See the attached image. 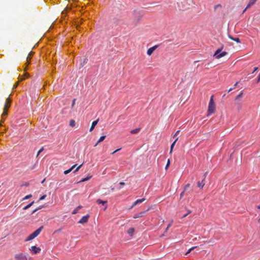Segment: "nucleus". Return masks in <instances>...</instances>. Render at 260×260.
Masks as SVG:
<instances>
[{"label": "nucleus", "instance_id": "obj_1", "mask_svg": "<svg viewBox=\"0 0 260 260\" xmlns=\"http://www.w3.org/2000/svg\"><path fill=\"white\" fill-rule=\"evenodd\" d=\"M215 111V104L213 99V95H212L210 100L208 107V114L207 116H209L212 114H213Z\"/></svg>", "mask_w": 260, "mask_h": 260}, {"label": "nucleus", "instance_id": "obj_2", "mask_svg": "<svg viewBox=\"0 0 260 260\" xmlns=\"http://www.w3.org/2000/svg\"><path fill=\"white\" fill-rule=\"evenodd\" d=\"M43 229V226H41L39 229H38L36 231L33 232L32 234L29 235V236L25 239V241H30L36 237H37L41 232L42 230Z\"/></svg>", "mask_w": 260, "mask_h": 260}, {"label": "nucleus", "instance_id": "obj_3", "mask_svg": "<svg viewBox=\"0 0 260 260\" xmlns=\"http://www.w3.org/2000/svg\"><path fill=\"white\" fill-rule=\"evenodd\" d=\"M223 46H222L220 48L218 49L215 52L213 56L216 59H219L225 55L228 54V52L225 51L221 52V50L223 49Z\"/></svg>", "mask_w": 260, "mask_h": 260}, {"label": "nucleus", "instance_id": "obj_4", "mask_svg": "<svg viewBox=\"0 0 260 260\" xmlns=\"http://www.w3.org/2000/svg\"><path fill=\"white\" fill-rule=\"evenodd\" d=\"M15 260H31V257H28L26 254L22 252L18 253L14 255Z\"/></svg>", "mask_w": 260, "mask_h": 260}, {"label": "nucleus", "instance_id": "obj_5", "mask_svg": "<svg viewBox=\"0 0 260 260\" xmlns=\"http://www.w3.org/2000/svg\"><path fill=\"white\" fill-rule=\"evenodd\" d=\"M10 103H11V101H10V99L7 98L5 104L4 111H3V114L2 115V117L7 115L8 109L9 108V107L10 106Z\"/></svg>", "mask_w": 260, "mask_h": 260}, {"label": "nucleus", "instance_id": "obj_6", "mask_svg": "<svg viewBox=\"0 0 260 260\" xmlns=\"http://www.w3.org/2000/svg\"><path fill=\"white\" fill-rule=\"evenodd\" d=\"M30 250L32 252V254H37L40 252L41 249L40 247L32 246L30 247Z\"/></svg>", "mask_w": 260, "mask_h": 260}, {"label": "nucleus", "instance_id": "obj_7", "mask_svg": "<svg viewBox=\"0 0 260 260\" xmlns=\"http://www.w3.org/2000/svg\"><path fill=\"white\" fill-rule=\"evenodd\" d=\"M89 217V215H86L83 216L81 218V219L78 221V223H80V224H84V223H87L88 222Z\"/></svg>", "mask_w": 260, "mask_h": 260}, {"label": "nucleus", "instance_id": "obj_8", "mask_svg": "<svg viewBox=\"0 0 260 260\" xmlns=\"http://www.w3.org/2000/svg\"><path fill=\"white\" fill-rule=\"evenodd\" d=\"M149 210V209H148L146 211H142V212H141L140 213L135 214L134 215V218L135 219H137V218H138L142 217L144 216L145 215V214H146V212L147 211H148Z\"/></svg>", "mask_w": 260, "mask_h": 260}, {"label": "nucleus", "instance_id": "obj_9", "mask_svg": "<svg viewBox=\"0 0 260 260\" xmlns=\"http://www.w3.org/2000/svg\"><path fill=\"white\" fill-rule=\"evenodd\" d=\"M257 0H249V2L247 4V7H246V8L244 10L243 12V13H244L247 9L249 8L250 7H251L252 6H253L255 3L257 1Z\"/></svg>", "mask_w": 260, "mask_h": 260}, {"label": "nucleus", "instance_id": "obj_10", "mask_svg": "<svg viewBox=\"0 0 260 260\" xmlns=\"http://www.w3.org/2000/svg\"><path fill=\"white\" fill-rule=\"evenodd\" d=\"M243 95V92L241 91L240 93L236 96L235 99V103L237 102H242L241 99L242 98Z\"/></svg>", "mask_w": 260, "mask_h": 260}, {"label": "nucleus", "instance_id": "obj_11", "mask_svg": "<svg viewBox=\"0 0 260 260\" xmlns=\"http://www.w3.org/2000/svg\"><path fill=\"white\" fill-rule=\"evenodd\" d=\"M158 47V45H155L150 48H149L147 51V54L149 55V56H150L152 53L153 52H154V51Z\"/></svg>", "mask_w": 260, "mask_h": 260}, {"label": "nucleus", "instance_id": "obj_12", "mask_svg": "<svg viewBox=\"0 0 260 260\" xmlns=\"http://www.w3.org/2000/svg\"><path fill=\"white\" fill-rule=\"evenodd\" d=\"M145 200V198H143L142 199H138V200H136L135 202H134V203L133 204L131 208H133L136 205L143 202Z\"/></svg>", "mask_w": 260, "mask_h": 260}, {"label": "nucleus", "instance_id": "obj_13", "mask_svg": "<svg viewBox=\"0 0 260 260\" xmlns=\"http://www.w3.org/2000/svg\"><path fill=\"white\" fill-rule=\"evenodd\" d=\"M206 176V173L204 174V178L202 182L199 181L197 183L198 186L201 188H203L205 185V183H204V181L205 180Z\"/></svg>", "mask_w": 260, "mask_h": 260}, {"label": "nucleus", "instance_id": "obj_14", "mask_svg": "<svg viewBox=\"0 0 260 260\" xmlns=\"http://www.w3.org/2000/svg\"><path fill=\"white\" fill-rule=\"evenodd\" d=\"M99 119H98L96 120H95L92 123V124H91V126L90 128V129H89V132H91L93 129L94 128L95 126L96 125V124H98V122H99Z\"/></svg>", "mask_w": 260, "mask_h": 260}, {"label": "nucleus", "instance_id": "obj_15", "mask_svg": "<svg viewBox=\"0 0 260 260\" xmlns=\"http://www.w3.org/2000/svg\"><path fill=\"white\" fill-rule=\"evenodd\" d=\"M96 203L99 204H102L103 205H106L105 206V209H106L107 207V202L106 201H102V200L101 199H98L96 200Z\"/></svg>", "mask_w": 260, "mask_h": 260}, {"label": "nucleus", "instance_id": "obj_16", "mask_svg": "<svg viewBox=\"0 0 260 260\" xmlns=\"http://www.w3.org/2000/svg\"><path fill=\"white\" fill-rule=\"evenodd\" d=\"M76 166V165H74L73 166H72L69 169L64 171V174L65 175H67V174H69V173H70L75 168Z\"/></svg>", "mask_w": 260, "mask_h": 260}, {"label": "nucleus", "instance_id": "obj_17", "mask_svg": "<svg viewBox=\"0 0 260 260\" xmlns=\"http://www.w3.org/2000/svg\"><path fill=\"white\" fill-rule=\"evenodd\" d=\"M235 105L236 106L238 111H239L242 108V102L235 103Z\"/></svg>", "mask_w": 260, "mask_h": 260}, {"label": "nucleus", "instance_id": "obj_18", "mask_svg": "<svg viewBox=\"0 0 260 260\" xmlns=\"http://www.w3.org/2000/svg\"><path fill=\"white\" fill-rule=\"evenodd\" d=\"M105 138H106V136H103L101 137L100 138V139H99V140L98 141V142H96V143L95 144V145H94V146H96L99 143L105 140Z\"/></svg>", "mask_w": 260, "mask_h": 260}, {"label": "nucleus", "instance_id": "obj_19", "mask_svg": "<svg viewBox=\"0 0 260 260\" xmlns=\"http://www.w3.org/2000/svg\"><path fill=\"white\" fill-rule=\"evenodd\" d=\"M135 229L133 228H131L128 229L127 231V233L131 236H132L134 233Z\"/></svg>", "mask_w": 260, "mask_h": 260}, {"label": "nucleus", "instance_id": "obj_20", "mask_svg": "<svg viewBox=\"0 0 260 260\" xmlns=\"http://www.w3.org/2000/svg\"><path fill=\"white\" fill-rule=\"evenodd\" d=\"M178 140V138H176V139H175V141L172 144V145L171 146V149H170V153H172V152L173 151V148H174V147L175 146V144L176 142Z\"/></svg>", "mask_w": 260, "mask_h": 260}, {"label": "nucleus", "instance_id": "obj_21", "mask_svg": "<svg viewBox=\"0 0 260 260\" xmlns=\"http://www.w3.org/2000/svg\"><path fill=\"white\" fill-rule=\"evenodd\" d=\"M91 176L88 175L87 177L83 178L81 180L79 181V182H83L88 181L91 178Z\"/></svg>", "mask_w": 260, "mask_h": 260}, {"label": "nucleus", "instance_id": "obj_22", "mask_svg": "<svg viewBox=\"0 0 260 260\" xmlns=\"http://www.w3.org/2000/svg\"><path fill=\"white\" fill-rule=\"evenodd\" d=\"M82 206L80 205V206H78L76 209H75L72 212V214H76L78 211V210L79 209H80L82 208Z\"/></svg>", "mask_w": 260, "mask_h": 260}, {"label": "nucleus", "instance_id": "obj_23", "mask_svg": "<svg viewBox=\"0 0 260 260\" xmlns=\"http://www.w3.org/2000/svg\"><path fill=\"white\" fill-rule=\"evenodd\" d=\"M140 128H136V129L132 130L131 131V133L132 134H136L140 132Z\"/></svg>", "mask_w": 260, "mask_h": 260}, {"label": "nucleus", "instance_id": "obj_24", "mask_svg": "<svg viewBox=\"0 0 260 260\" xmlns=\"http://www.w3.org/2000/svg\"><path fill=\"white\" fill-rule=\"evenodd\" d=\"M34 203V201H32L30 203H29V204H28L27 205H26V206H25L23 209L25 210L27 209H28L29 208H30Z\"/></svg>", "mask_w": 260, "mask_h": 260}, {"label": "nucleus", "instance_id": "obj_25", "mask_svg": "<svg viewBox=\"0 0 260 260\" xmlns=\"http://www.w3.org/2000/svg\"><path fill=\"white\" fill-rule=\"evenodd\" d=\"M33 55V52L32 51L30 52L27 57V61L28 62L29 60L30 59L31 56Z\"/></svg>", "mask_w": 260, "mask_h": 260}, {"label": "nucleus", "instance_id": "obj_26", "mask_svg": "<svg viewBox=\"0 0 260 260\" xmlns=\"http://www.w3.org/2000/svg\"><path fill=\"white\" fill-rule=\"evenodd\" d=\"M76 122L75 120H71L70 121V125L72 127H74L75 126Z\"/></svg>", "mask_w": 260, "mask_h": 260}, {"label": "nucleus", "instance_id": "obj_27", "mask_svg": "<svg viewBox=\"0 0 260 260\" xmlns=\"http://www.w3.org/2000/svg\"><path fill=\"white\" fill-rule=\"evenodd\" d=\"M221 8V5L220 4H217L216 5H215L214 7V11H216L219 8Z\"/></svg>", "mask_w": 260, "mask_h": 260}, {"label": "nucleus", "instance_id": "obj_28", "mask_svg": "<svg viewBox=\"0 0 260 260\" xmlns=\"http://www.w3.org/2000/svg\"><path fill=\"white\" fill-rule=\"evenodd\" d=\"M196 247H197L196 246H194V247H192L190 248V249H189L188 250V251L186 252V253H185V255H187L188 253H189L191 251V250H192L193 249H194Z\"/></svg>", "mask_w": 260, "mask_h": 260}, {"label": "nucleus", "instance_id": "obj_29", "mask_svg": "<svg viewBox=\"0 0 260 260\" xmlns=\"http://www.w3.org/2000/svg\"><path fill=\"white\" fill-rule=\"evenodd\" d=\"M31 197H32V196H31V194H28V195H27V196H25V197L23 198V200H25L28 199L30 198Z\"/></svg>", "mask_w": 260, "mask_h": 260}, {"label": "nucleus", "instance_id": "obj_30", "mask_svg": "<svg viewBox=\"0 0 260 260\" xmlns=\"http://www.w3.org/2000/svg\"><path fill=\"white\" fill-rule=\"evenodd\" d=\"M173 221H172L168 225L167 228L166 229L165 232H166L168 229L172 226Z\"/></svg>", "mask_w": 260, "mask_h": 260}, {"label": "nucleus", "instance_id": "obj_31", "mask_svg": "<svg viewBox=\"0 0 260 260\" xmlns=\"http://www.w3.org/2000/svg\"><path fill=\"white\" fill-rule=\"evenodd\" d=\"M170 165V159H168V161H167V165L166 166V167H165V169L166 170L168 169V168L169 167Z\"/></svg>", "mask_w": 260, "mask_h": 260}, {"label": "nucleus", "instance_id": "obj_32", "mask_svg": "<svg viewBox=\"0 0 260 260\" xmlns=\"http://www.w3.org/2000/svg\"><path fill=\"white\" fill-rule=\"evenodd\" d=\"M44 150V147H42L38 152L37 156L38 155Z\"/></svg>", "mask_w": 260, "mask_h": 260}, {"label": "nucleus", "instance_id": "obj_33", "mask_svg": "<svg viewBox=\"0 0 260 260\" xmlns=\"http://www.w3.org/2000/svg\"><path fill=\"white\" fill-rule=\"evenodd\" d=\"M233 41L236 42L238 43H240V40L239 38H236L234 39H233Z\"/></svg>", "mask_w": 260, "mask_h": 260}, {"label": "nucleus", "instance_id": "obj_34", "mask_svg": "<svg viewBox=\"0 0 260 260\" xmlns=\"http://www.w3.org/2000/svg\"><path fill=\"white\" fill-rule=\"evenodd\" d=\"M82 164L80 165V166H79L74 171L75 172H77L80 168L81 167H82Z\"/></svg>", "mask_w": 260, "mask_h": 260}, {"label": "nucleus", "instance_id": "obj_35", "mask_svg": "<svg viewBox=\"0 0 260 260\" xmlns=\"http://www.w3.org/2000/svg\"><path fill=\"white\" fill-rule=\"evenodd\" d=\"M189 186H190V184H189V183H188V184H187L185 185V187H184V191H185L186 190H187V188H188Z\"/></svg>", "mask_w": 260, "mask_h": 260}, {"label": "nucleus", "instance_id": "obj_36", "mask_svg": "<svg viewBox=\"0 0 260 260\" xmlns=\"http://www.w3.org/2000/svg\"><path fill=\"white\" fill-rule=\"evenodd\" d=\"M46 197V194H44V195L42 196L40 198L39 200H40V201H41V200H43L45 199Z\"/></svg>", "mask_w": 260, "mask_h": 260}, {"label": "nucleus", "instance_id": "obj_37", "mask_svg": "<svg viewBox=\"0 0 260 260\" xmlns=\"http://www.w3.org/2000/svg\"><path fill=\"white\" fill-rule=\"evenodd\" d=\"M121 149V148H118V149H116V150L114 151L113 152H112L111 154H114L115 153H116V152H118V151L120 150Z\"/></svg>", "mask_w": 260, "mask_h": 260}, {"label": "nucleus", "instance_id": "obj_38", "mask_svg": "<svg viewBox=\"0 0 260 260\" xmlns=\"http://www.w3.org/2000/svg\"><path fill=\"white\" fill-rule=\"evenodd\" d=\"M180 131H177L176 133L175 134L174 136V138H175L177 136H178L179 134Z\"/></svg>", "mask_w": 260, "mask_h": 260}, {"label": "nucleus", "instance_id": "obj_39", "mask_svg": "<svg viewBox=\"0 0 260 260\" xmlns=\"http://www.w3.org/2000/svg\"><path fill=\"white\" fill-rule=\"evenodd\" d=\"M185 191L183 190V191L180 193V199H181V198L183 197Z\"/></svg>", "mask_w": 260, "mask_h": 260}, {"label": "nucleus", "instance_id": "obj_40", "mask_svg": "<svg viewBox=\"0 0 260 260\" xmlns=\"http://www.w3.org/2000/svg\"><path fill=\"white\" fill-rule=\"evenodd\" d=\"M75 101H76V99H74L73 100V102H72V108L73 107V106H74L75 104Z\"/></svg>", "mask_w": 260, "mask_h": 260}, {"label": "nucleus", "instance_id": "obj_41", "mask_svg": "<svg viewBox=\"0 0 260 260\" xmlns=\"http://www.w3.org/2000/svg\"><path fill=\"white\" fill-rule=\"evenodd\" d=\"M18 83H18V82H16V83L15 84V85L13 86V88H16V87L18 86Z\"/></svg>", "mask_w": 260, "mask_h": 260}, {"label": "nucleus", "instance_id": "obj_42", "mask_svg": "<svg viewBox=\"0 0 260 260\" xmlns=\"http://www.w3.org/2000/svg\"><path fill=\"white\" fill-rule=\"evenodd\" d=\"M258 68L257 67H255V68H254V70H253V71L252 73H254L255 71H256L258 70Z\"/></svg>", "mask_w": 260, "mask_h": 260}, {"label": "nucleus", "instance_id": "obj_43", "mask_svg": "<svg viewBox=\"0 0 260 260\" xmlns=\"http://www.w3.org/2000/svg\"><path fill=\"white\" fill-rule=\"evenodd\" d=\"M189 214H188V213H186V214L184 215L183 216H182V218H184L185 217H186Z\"/></svg>", "mask_w": 260, "mask_h": 260}, {"label": "nucleus", "instance_id": "obj_44", "mask_svg": "<svg viewBox=\"0 0 260 260\" xmlns=\"http://www.w3.org/2000/svg\"><path fill=\"white\" fill-rule=\"evenodd\" d=\"M119 184L121 185H124L125 184V183L123 182H120Z\"/></svg>", "mask_w": 260, "mask_h": 260}, {"label": "nucleus", "instance_id": "obj_45", "mask_svg": "<svg viewBox=\"0 0 260 260\" xmlns=\"http://www.w3.org/2000/svg\"><path fill=\"white\" fill-rule=\"evenodd\" d=\"M39 210V209H36L32 211V213H35L36 211H37Z\"/></svg>", "mask_w": 260, "mask_h": 260}, {"label": "nucleus", "instance_id": "obj_46", "mask_svg": "<svg viewBox=\"0 0 260 260\" xmlns=\"http://www.w3.org/2000/svg\"><path fill=\"white\" fill-rule=\"evenodd\" d=\"M238 82H237L235 84V85H234V88H235V87H236V86H237V85H238Z\"/></svg>", "mask_w": 260, "mask_h": 260}, {"label": "nucleus", "instance_id": "obj_47", "mask_svg": "<svg viewBox=\"0 0 260 260\" xmlns=\"http://www.w3.org/2000/svg\"><path fill=\"white\" fill-rule=\"evenodd\" d=\"M187 213L188 214H190L191 213V211L190 210H187Z\"/></svg>", "mask_w": 260, "mask_h": 260}, {"label": "nucleus", "instance_id": "obj_48", "mask_svg": "<svg viewBox=\"0 0 260 260\" xmlns=\"http://www.w3.org/2000/svg\"><path fill=\"white\" fill-rule=\"evenodd\" d=\"M24 79H25V78H24V77H22V78L20 79V80H19V81H22V80H24Z\"/></svg>", "mask_w": 260, "mask_h": 260}, {"label": "nucleus", "instance_id": "obj_49", "mask_svg": "<svg viewBox=\"0 0 260 260\" xmlns=\"http://www.w3.org/2000/svg\"><path fill=\"white\" fill-rule=\"evenodd\" d=\"M229 37H230V38L231 40H233V39H235V38H233V37H231V36H230Z\"/></svg>", "mask_w": 260, "mask_h": 260}, {"label": "nucleus", "instance_id": "obj_50", "mask_svg": "<svg viewBox=\"0 0 260 260\" xmlns=\"http://www.w3.org/2000/svg\"><path fill=\"white\" fill-rule=\"evenodd\" d=\"M233 88H231L229 90V92H230L231 91H232L233 90Z\"/></svg>", "mask_w": 260, "mask_h": 260}, {"label": "nucleus", "instance_id": "obj_51", "mask_svg": "<svg viewBox=\"0 0 260 260\" xmlns=\"http://www.w3.org/2000/svg\"><path fill=\"white\" fill-rule=\"evenodd\" d=\"M43 207V206H41V207H39V208H38L37 209H39V210L42 209Z\"/></svg>", "mask_w": 260, "mask_h": 260}, {"label": "nucleus", "instance_id": "obj_52", "mask_svg": "<svg viewBox=\"0 0 260 260\" xmlns=\"http://www.w3.org/2000/svg\"><path fill=\"white\" fill-rule=\"evenodd\" d=\"M257 208H258V209H260V205H258V206H257Z\"/></svg>", "mask_w": 260, "mask_h": 260}, {"label": "nucleus", "instance_id": "obj_53", "mask_svg": "<svg viewBox=\"0 0 260 260\" xmlns=\"http://www.w3.org/2000/svg\"><path fill=\"white\" fill-rule=\"evenodd\" d=\"M45 179H44L42 181V183H44V181H45Z\"/></svg>", "mask_w": 260, "mask_h": 260}, {"label": "nucleus", "instance_id": "obj_54", "mask_svg": "<svg viewBox=\"0 0 260 260\" xmlns=\"http://www.w3.org/2000/svg\"><path fill=\"white\" fill-rule=\"evenodd\" d=\"M34 167L33 166L32 168H31V170L33 169Z\"/></svg>", "mask_w": 260, "mask_h": 260}, {"label": "nucleus", "instance_id": "obj_55", "mask_svg": "<svg viewBox=\"0 0 260 260\" xmlns=\"http://www.w3.org/2000/svg\"><path fill=\"white\" fill-rule=\"evenodd\" d=\"M258 221H259V222L260 221V218L259 219Z\"/></svg>", "mask_w": 260, "mask_h": 260}, {"label": "nucleus", "instance_id": "obj_56", "mask_svg": "<svg viewBox=\"0 0 260 260\" xmlns=\"http://www.w3.org/2000/svg\"><path fill=\"white\" fill-rule=\"evenodd\" d=\"M2 125L1 123H0V126Z\"/></svg>", "mask_w": 260, "mask_h": 260}]
</instances>
